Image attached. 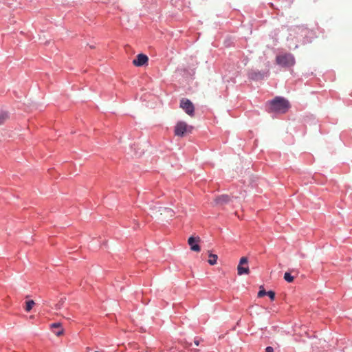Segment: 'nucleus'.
<instances>
[{
    "label": "nucleus",
    "instance_id": "412c9836",
    "mask_svg": "<svg viewBox=\"0 0 352 352\" xmlns=\"http://www.w3.org/2000/svg\"><path fill=\"white\" fill-rule=\"evenodd\" d=\"M265 352H274V349L272 346H267L265 349Z\"/></svg>",
    "mask_w": 352,
    "mask_h": 352
},
{
    "label": "nucleus",
    "instance_id": "39448f33",
    "mask_svg": "<svg viewBox=\"0 0 352 352\" xmlns=\"http://www.w3.org/2000/svg\"><path fill=\"white\" fill-rule=\"evenodd\" d=\"M190 128L184 122H179L175 127V134L177 136H184Z\"/></svg>",
    "mask_w": 352,
    "mask_h": 352
},
{
    "label": "nucleus",
    "instance_id": "f257e3e1",
    "mask_svg": "<svg viewBox=\"0 0 352 352\" xmlns=\"http://www.w3.org/2000/svg\"><path fill=\"white\" fill-rule=\"evenodd\" d=\"M289 107V102L282 97H276L269 103L268 111L275 113H285Z\"/></svg>",
    "mask_w": 352,
    "mask_h": 352
},
{
    "label": "nucleus",
    "instance_id": "4468645a",
    "mask_svg": "<svg viewBox=\"0 0 352 352\" xmlns=\"http://www.w3.org/2000/svg\"><path fill=\"white\" fill-rule=\"evenodd\" d=\"M65 298H62L59 300V302L55 305V309L56 310H60L63 307V303L65 302Z\"/></svg>",
    "mask_w": 352,
    "mask_h": 352
},
{
    "label": "nucleus",
    "instance_id": "a211bd4d",
    "mask_svg": "<svg viewBox=\"0 0 352 352\" xmlns=\"http://www.w3.org/2000/svg\"><path fill=\"white\" fill-rule=\"evenodd\" d=\"M61 327V325L60 323H58V322H56V323H52L51 324V328L52 329H56V328H60Z\"/></svg>",
    "mask_w": 352,
    "mask_h": 352
},
{
    "label": "nucleus",
    "instance_id": "1a4fd4ad",
    "mask_svg": "<svg viewBox=\"0 0 352 352\" xmlns=\"http://www.w3.org/2000/svg\"><path fill=\"white\" fill-rule=\"evenodd\" d=\"M237 272L239 275L248 274L250 272L248 267H243V265H238Z\"/></svg>",
    "mask_w": 352,
    "mask_h": 352
},
{
    "label": "nucleus",
    "instance_id": "20e7f679",
    "mask_svg": "<svg viewBox=\"0 0 352 352\" xmlns=\"http://www.w3.org/2000/svg\"><path fill=\"white\" fill-rule=\"evenodd\" d=\"M180 107L189 116H192L195 107L192 102L186 98H182L180 101Z\"/></svg>",
    "mask_w": 352,
    "mask_h": 352
},
{
    "label": "nucleus",
    "instance_id": "4be33fe9",
    "mask_svg": "<svg viewBox=\"0 0 352 352\" xmlns=\"http://www.w3.org/2000/svg\"><path fill=\"white\" fill-rule=\"evenodd\" d=\"M199 342H200V340L197 338H195V340H194V343L196 346H199Z\"/></svg>",
    "mask_w": 352,
    "mask_h": 352
},
{
    "label": "nucleus",
    "instance_id": "7ed1b4c3",
    "mask_svg": "<svg viewBox=\"0 0 352 352\" xmlns=\"http://www.w3.org/2000/svg\"><path fill=\"white\" fill-rule=\"evenodd\" d=\"M269 76V71L251 70L248 73L249 78L253 80H261Z\"/></svg>",
    "mask_w": 352,
    "mask_h": 352
},
{
    "label": "nucleus",
    "instance_id": "423d86ee",
    "mask_svg": "<svg viewBox=\"0 0 352 352\" xmlns=\"http://www.w3.org/2000/svg\"><path fill=\"white\" fill-rule=\"evenodd\" d=\"M148 60V56L143 54H140L136 58L133 60V63L138 67L143 66L146 64Z\"/></svg>",
    "mask_w": 352,
    "mask_h": 352
},
{
    "label": "nucleus",
    "instance_id": "9b49d317",
    "mask_svg": "<svg viewBox=\"0 0 352 352\" xmlns=\"http://www.w3.org/2000/svg\"><path fill=\"white\" fill-rule=\"evenodd\" d=\"M34 304L35 303H34V300H32L27 301L26 306L25 308V311L28 312L30 311L32 309Z\"/></svg>",
    "mask_w": 352,
    "mask_h": 352
},
{
    "label": "nucleus",
    "instance_id": "aec40b11",
    "mask_svg": "<svg viewBox=\"0 0 352 352\" xmlns=\"http://www.w3.org/2000/svg\"><path fill=\"white\" fill-rule=\"evenodd\" d=\"M164 210L165 212H167L168 213H169L170 216H172L173 214V211L172 210L169 209V208H164Z\"/></svg>",
    "mask_w": 352,
    "mask_h": 352
},
{
    "label": "nucleus",
    "instance_id": "5701e85b",
    "mask_svg": "<svg viewBox=\"0 0 352 352\" xmlns=\"http://www.w3.org/2000/svg\"><path fill=\"white\" fill-rule=\"evenodd\" d=\"M191 345H192V343H190V344H188L187 346L188 347V346H190Z\"/></svg>",
    "mask_w": 352,
    "mask_h": 352
},
{
    "label": "nucleus",
    "instance_id": "6e6552de",
    "mask_svg": "<svg viewBox=\"0 0 352 352\" xmlns=\"http://www.w3.org/2000/svg\"><path fill=\"white\" fill-rule=\"evenodd\" d=\"M197 241H198V240L196 238L192 237V236L190 237L188 241V244L190 246V249L195 252H199L200 250V247L197 243Z\"/></svg>",
    "mask_w": 352,
    "mask_h": 352
},
{
    "label": "nucleus",
    "instance_id": "dca6fc26",
    "mask_svg": "<svg viewBox=\"0 0 352 352\" xmlns=\"http://www.w3.org/2000/svg\"><path fill=\"white\" fill-rule=\"evenodd\" d=\"M266 295H267L272 300L275 298V293L272 291H268Z\"/></svg>",
    "mask_w": 352,
    "mask_h": 352
},
{
    "label": "nucleus",
    "instance_id": "0eeeda50",
    "mask_svg": "<svg viewBox=\"0 0 352 352\" xmlns=\"http://www.w3.org/2000/svg\"><path fill=\"white\" fill-rule=\"evenodd\" d=\"M230 201V197L227 195H222L220 196H218L215 199V203L217 205L223 206L224 204H228Z\"/></svg>",
    "mask_w": 352,
    "mask_h": 352
},
{
    "label": "nucleus",
    "instance_id": "9d476101",
    "mask_svg": "<svg viewBox=\"0 0 352 352\" xmlns=\"http://www.w3.org/2000/svg\"><path fill=\"white\" fill-rule=\"evenodd\" d=\"M209 259L208 261V263L211 265H213L217 263V261L218 258V256L217 254H209Z\"/></svg>",
    "mask_w": 352,
    "mask_h": 352
},
{
    "label": "nucleus",
    "instance_id": "6ab92c4d",
    "mask_svg": "<svg viewBox=\"0 0 352 352\" xmlns=\"http://www.w3.org/2000/svg\"><path fill=\"white\" fill-rule=\"evenodd\" d=\"M54 333L56 336H61L63 333V330L62 329H60V330H57V331H54Z\"/></svg>",
    "mask_w": 352,
    "mask_h": 352
},
{
    "label": "nucleus",
    "instance_id": "f8f14e48",
    "mask_svg": "<svg viewBox=\"0 0 352 352\" xmlns=\"http://www.w3.org/2000/svg\"><path fill=\"white\" fill-rule=\"evenodd\" d=\"M8 118L6 112H0V124H3Z\"/></svg>",
    "mask_w": 352,
    "mask_h": 352
},
{
    "label": "nucleus",
    "instance_id": "ddd939ff",
    "mask_svg": "<svg viewBox=\"0 0 352 352\" xmlns=\"http://www.w3.org/2000/svg\"><path fill=\"white\" fill-rule=\"evenodd\" d=\"M284 279L288 282L292 283L294 280V276L289 272H285L284 274Z\"/></svg>",
    "mask_w": 352,
    "mask_h": 352
},
{
    "label": "nucleus",
    "instance_id": "f03ea898",
    "mask_svg": "<svg viewBox=\"0 0 352 352\" xmlns=\"http://www.w3.org/2000/svg\"><path fill=\"white\" fill-rule=\"evenodd\" d=\"M276 63L282 67H292L295 63V58L292 54L286 53L276 56Z\"/></svg>",
    "mask_w": 352,
    "mask_h": 352
},
{
    "label": "nucleus",
    "instance_id": "2eb2a0df",
    "mask_svg": "<svg viewBox=\"0 0 352 352\" xmlns=\"http://www.w3.org/2000/svg\"><path fill=\"white\" fill-rule=\"evenodd\" d=\"M248 258L246 257H242L241 259H240V261H239V263L238 265H247L248 264Z\"/></svg>",
    "mask_w": 352,
    "mask_h": 352
},
{
    "label": "nucleus",
    "instance_id": "f3484780",
    "mask_svg": "<svg viewBox=\"0 0 352 352\" xmlns=\"http://www.w3.org/2000/svg\"><path fill=\"white\" fill-rule=\"evenodd\" d=\"M267 292L265 289H260V291L258 293V296L261 298L267 294Z\"/></svg>",
    "mask_w": 352,
    "mask_h": 352
}]
</instances>
